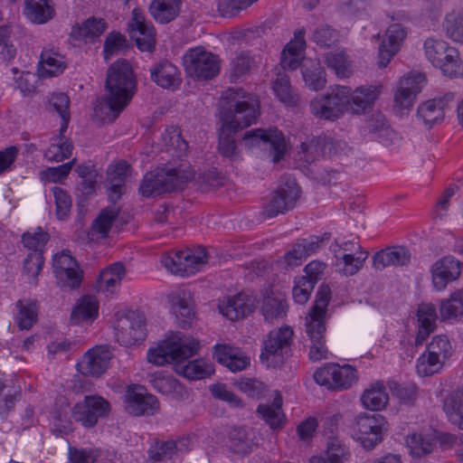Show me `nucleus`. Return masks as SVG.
<instances>
[{"instance_id":"6e6552de","label":"nucleus","mask_w":463,"mask_h":463,"mask_svg":"<svg viewBox=\"0 0 463 463\" xmlns=\"http://www.w3.org/2000/svg\"><path fill=\"white\" fill-rule=\"evenodd\" d=\"M183 63L186 73L199 80H211L220 72L218 56L201 46L188 50L183 57Z\"/></svg>"},{"instance_id":"4c0bfd02","label":"nucleus","mask_w":463,"mask_h":463,"mask_svg":"<svg viewBox=\"0 0 463 463\" xmlns=\"http://www.w3.org/2000/svg\"><path fill=\"white\" fill-rule=\"evenodd\" d=\"M126 269L121 262H116L109 268L103 269L97 281L98 288L100 290L112 292L113 288L119 285L125 276Z\"/></svg>"},{"instance_id":"8fccbe9b","label":"nucleus","mask_w":463,"mask_h":463,"mask_svg":"<svg viewBox=\"0 0 463 463\" xmlns=\"http://www.w3.org/2000/svg\"><path fill=\"white\" fill-rule=\"evenodd\" d=\"M443 26L451 40L463 43V9L458 13L447 14Z\"/></svg>"},{"instance_id":"774afa93","label":"nucleus","mask_w":463,"mask_h":463,"mask_svg":"<svg viewBox=\"0 0 463 463\" xmlns=\"http://www.w3.org/2000/svg\"><path fill=\"white\" fill-rule=\"evenodd\" d=\"M314 288V279L308 280L307 278H299L292 289V296L295 302L299 305L306 304Z\"/></svg>"},{"instance_id":"5701e85b","label":"nucleus","mask_w":463,"mask_h":463,"mask_svg":"<svg viewBox=\"0 0 463 463\" xmlns=\"http://www.w3.org/2000/svg\"><path fill=\"white\" fill-rule=\"evenodd\" d=\"M454 99V93L448 92L442 98H435L422 103L417 110L419 119L431 128L444 118V109Z\"/></svg>"},{"instance_id":"dca6fc26","label":"nucleus","mask_w":463,"mask_h":463,"mask_svg":"<svg viewBox=\"0 0 463 463\" xmlns=\"http://www.w3.org/2000/svg\"><path fill=\"white\" fill-rule=\"evenodd\" d=\"M426 82L425 75L419 72L401 79L394 95V109L397 114L402 115L405 110L412 108L416 95L421 91Z\"/></svg>"},{"instance_id":"a18cd8bd","label":"nucleus","mask_w":463,"mask_h":463,"mask_svg":"<svg viewBox=\"0 0 463 463\" xmlns=\"http://www.w3.org/2000/svg\"><path fill=\"white\" fill-rule=\"evenodd\" d=\"M302 75L306 85L313 90H319L326 85L325 71L319 63H313L309 67L304 65Z\"/></svg>"},{"instance_id":"e433bc0d","label":"nucleus","mask_w":463,"mask_h":463,"mask_svg":"<svg viewBox=\"0 0 463 463\" xmlns=\"http://www.w3.org/2000/svg\"><path fill=\"white\" fill-rule=\"evenodd\" d=\"M388 394L382 383H375L364 392L361 396L363 405L371 411H380L388 403Z\"/></svg>"},{"instance_id":"0e129e2a","label":"nucleus","mask_w":463,"mask_h":463,"mask_svg":"<svg viewBox=\"0 0 463 463\" xmlns=\"http://www.w3.org/2000/svg\"><path fill=\"white\" fill-rule=\"evenodd\" d=\"M335 364H326L318 368L314 373V379L317 383L326 386L329 390H335L336 381Z\"/></svg>"},{"instance_id":"49530a36","label":"nucleus","mask_w":463,"mask_h":463,"mask_svg":"<svg viewBox=\"0 0 463 463\" xmlns=\"http://www.w3.org/2000/svg\"><path fill=\"white\" fill-rule=\"evenodd\" d=\"M322 144L321 137H312L310 140L303 142L298 153L299 160L307 164L318 160L320 156H324Z\"/></svg>"},{"instance_id":"b1692460","label":"nucleus","mask_w":463,"mask_h":463,"mask_svg":"<svg viewBox=\"0 0 463 463\" xmlns=\"http://www.w3.org/2000/svg\"><path fill=\"white\" fill-rule=\"evenodd\" d=\"M410 250L403 246L388 247L376 252L373 257V266L382 270L387 266H404L411 260Z\"/></svg>"},{"instance_id":"f3484780","label":"nucleus","mask_w":463,"mask_h":463,"mask_svg":"<svg viewBox=\"0 0 463 463\" xmlns=\"http://www.w3.org/2000/svg\"><path fill=\"white\" fill-rule=\"evenodd\" d=\"M126 411L133 416L153 415L159 410L156 396L141 385H130L125 394Z\"/></svg>"},{"instance_id":"1a4fd4ad","label":"nucleus","mask_w":463,"mask_h":463,"mask_svg":"<svg viewBox=\"0 0 463 463\" xmlns=\"http://www.w3.org/2000/svg\"><path fill=\"white\" fill-rule=\"evenodd\" d=\"M116 341L124 346L136 345L146 336V318L142 312L129 310L117 314L114 326Z\"/></svg>"},{"instance_id":"5fc2aeb1","label":"nucleus","mask_w":463,"mask_h":463,"mask_svg":"<svg viewBox=\"0 0 463 463\" xmlns=\"http://www.w3.org/2000/svg\"><path fill=\"white\" fill-rule=\"evenodd\" d=\"M49 239L48 232L41 227H37L33 232H26L22 235V242L25 248L42 253Z\"/></svg>"},{"instance_id":"f257e3e1","label":"nucleus","mask_w":463,"mask_h":463,"mask_svg":"<svg viewBox=\"0 0 463 463\" xmlns=\"http://www.w3.org/2000/svg\"><path fill=\"white\" fill-rule=\"evenodd\" d=\"M260 102L257 97L241 88L226 90L221 97L220 117L222 125L219 133L220 153L233 158L237 146L233 135L254 123L259 116Z\"/></svg>"},{"instance_id":"0eeeda50","label":"nucleus","mask_w":463,"mask_h":463,"mask_svg":"<svg viewBox=\"0 0 463 463\" xmlns=\"http://www.w3.org/2000/svg\"><path fill=\"white\" fill-rule=\"evenodd\" d=\"M385 425L386 420L381 414L361 412L354 420L352 435L364 449L371 450L383 440Z\"/></svg>"},{"instance_id":"7c9ffc66","label":"nucleus","mask_w":463,"mask_h":463,"mask_svg":"<svg viewBox=\"0 0 463 463\" xmlns=\"http://www.w3.org/2000/svg\"><path fill=\"white\" fill-rule=\"evenodd\" d=\"M377 97L378 90L376 88L372 86L359 87L354 92L350 90V102L348 104V109L355 114L364 113L368 109H371Z\"/></svg>"},{"instance_id":"ddd939ff","label":"nucleus","mask_w":463,"mask_h":463,"mask_svg":"<svg viewBox=\"0 0 463 463\" xmlns=\"http://www.w3.org/2000/svg\"><path fill=\"white\" fill-rule=\"evenodd\" d=\"M300 197V188L295 180L288 179L281 183L273 192L269 201L265 204L263 214L273 218L292 210Z\"/></svg>"},{"instance_id":"864d4df0","label":"nucleus","mask_w":463,"mask_h":463,"mask_svg":"<svg viewBox=\"0 0 463 463\" xmlns=\"http://www.w3.org/2000/svg\"><path fill=\"white\" fill-rule=\"evenodd\" d=\"M436 67H439L443 75L449 78H458L463 75V64L456 49L449 50L446 60H442Z\"/></svg>"},{"instance_id":"aec40b11","label":"nucleus","mask_w":463,"mask_h":463,"mask_svg":"<svg viewBox=\"0 0 463 463\" xmlns=\"http://www.w3.org/2000/svg\"><path fill=\"white\" fill-rule=\"evenodd\" d=\"M112 357L111 352L103 346L88 351L77 364L78 371L87 376L99 377L106 372Z\"/></svg>"},{"instance_id":"c9c22d12","label":"nucleus","mask_w":463,"mask_h":463,"mask_svg":"<svg viewBox=\"0 0 463 463\" xmlns=\"http://www.w3.org/2000/svg\"><path fill=\"white\" fill-rule=\"evenodd\" d=\"M288 304L286 299L274 292H267L264 296L261 313L267 321H272L274 318L282 317L286 315Z\"/></svg>"},{"instance_id":"7ed1b4c3","label":"nucleus","mask_w":463,"mask_h":463,"mask_svg":"<svg viewBox=\"0 0 463 463\" xmlns=\"http://www.w3.org/2000/svg\"><path fill=\"white\" fill-rule=\"evenodd\" d=\"M107 94L98 99L94 111L103 121L112 122L128 107L137 91V80L127 60L113 62L107 71Z\"/></svg>"},{"instance_id":"bb28decb","label":"nucleus","mask_w":463,"mask_h":463,"mask_svg":"<svg viewBox=\"0 0 463 463\" xmlns=\"http://www.w3.org/2000/svg\"><path fill=\"white\" fill-rule=\"evenodd\" d=\"M129 165L121 161L115 165H110L107 170V182L110 184L108 197L115 203L126 192L125 181L128 175Z\"/></svg>"},{"instance_id":"2f4dec72","label":"nucleus","mask_w":463,"mask_h":463,"mask_svg":"<svg viewBox=\"0 0 463 463\" xmlns=\"http://www.w3.org/2000/svg\"><path fill=\"white\" fill-rule=\"evenodd\" d=\"M350 453L336 438H330L326 443V456L316 455L309 458V463H345Z\"/></svg>"},{"instance_id":"20e7f679","label":"nucleus","mask_w":463,"mask_h":463,"mask_svg":"<svg viewBox=\"0 0 463 463\" xmlns=\"http://www.w3.org/2000/svg\"><path fill=\"white\" fill-rule=\"evenodd\" d=\"M331 299V290L327 285H321L317 292L315 303L306 317V333L311 341L309 358L318 361L326 358L325 346L326 313Z\"/></svg>"},{"instance_id":"393cba45","label":"nucleus","mask_w":463,"mask_h":463,"mask_svg":"<svg viewBox=\"0 0 463 463\" xmlns=\"http://www.w3.org/2000/svg\"><path fill=\"white\" fill-rule=\"evenodd\" d=\"M171 311L175 316L178 326L188 328L195 317L194 305L184 292H176L170 296Z\"/></svg>"},{"instance_id":"72a5a7b5","label":"nucleus","mask_w":463,"mask_h":463,"mask_svg":"<svg viewBox=\"0 0 463 463\" xmlns=\"http://www.w3.org/2000/svg\"><path fill=\"white\" fill-rule=\"evenodd\" d=\"M107 29L102 18L90 17L81 24L72 27L71 36L75 40H93L99 37Z\"/></svg>"},{"instance_id":"9d476101","label":"nucleus","mask_w":463,"mask_h":463,"mask_svg":"<svg viewBox=\"0 0 463 463\" xmlns=\"http://www.w3.org/2000/svg\"><path fill=\"white\" fill-rule=\"evenodd\" d=\"M452 354L451 344L445 335H436L428 345L426 353L417 361V372L421 376L433 375L439 372L445 362Z\"/></svg>"},{"instance_id":"13d9d810","label":"nucleus","mask_w":463,"mask_h":463,"mask_svg":"<svg viewBox=\"0 0 463 463\" xmlns=\"http://www.w3.org/2000/svg\"><path fill=\"white\" fill-rule=\"evenodd\" d=\"M55 200L56 216L59 220H66L71 213L72 201L71 195L62 188L55 186L52 188Z\"/></svg>"},{"instance_id":"c756f323","label":"nucleus","mask_w":463,"mask_h":463,"mask_svg":"<svg viewBox=\"0 0 463 463\" xmlns=\"http://www.w3.org/2000/svg\"><path fill=\"white\" fill-rule=\"evenodd\" d=\"M24 15L33 24H43L54 16V9L48 0H25Z\"/></svg>"},{"instance_id":"680f3d73","label":"nucleus","mask_w":463,"mask_h":463,"mask_svg":"<svg viewBox=\"0 0 463 463\" xmlns=\"http://www.w3.org/2000/svg\"><path fill=\"white\" fill-rule=\"evenodd\" d=\"M149 13L160 24H168L178 15L173 6H168L165 2L159 0H154L150 4Z\"/></svg>"},{"instance_id":"052dcab7","label":"nucleus","mask_w":463,"mask_h":463,"mask_svg":"<svg viewBox=\"0 0 463 463\" xmlns=\"http://www.w3.org/2000/svg\"><path fill=\"white\" fill-rule=\"evenodd\" d=\"M258 0H219L218 11L222 17H234Z\"/></svg>"},{"instance_id":"c85d7f7f","label":"nucleus","mask_w":463,"mask_h":463,"mask_svg":"<svg viewBox=\"0 0 463 463\" xmlns=\"http://www.w3.org/2000/svg\"><path fill=\"white\" fill-rule=\"evenodd\" d=\"M227 439L229 449L235 454H249L254 445L253 432L246 427H231L227 434Z\"/></svg>"},{"instance_id":"423d86ee","label":"nucleus","mask_w":463,"mask_h":463,"mask_svg":"<svg viewBox=\"0 0 463 463\" xmlns=\"http://www.w3.org/2000/svg\"><path fill=\"white\" fill-rule=\"evenodd\" d=\"M293 335L292 328L288 326L271 330L263 341L260 355L261 363L272 368L281 366L290 351Z\"/></svg>"},{"instance_id":"9b49d317","label":"nucleus","mask_w":463,"mask_h":463,"mask_svg":"<svg viewBox=\"0 0 463 463\" xmlns=\"http://www.w3.org/2000/svg\"><path fill=\"white\" fill-rule=\"evenodd\" d=\"M350 102V88L335 86L331 93L310 103L311 113L318 118L335 120L338 118Z\"/></svg>"},{"instance_id":"69168bd1","label":"nucleus","mask_w":463,"mask_h":463,"mask_svg":"<svg viewBox=\"0 0 463 463\" xmlns=\"http://www.w3.org/2000/svg\"><path fill=\"white\" fill-rule=\"evenodd\" d=\"M73 146L65 140L61 144H52L44 153V157L51 162H61L71 156Z\"/></svg>"},{"instance_id":"37998d69","label":"nucleus","mask_w":463,"mask_h":463,"mask_svg":"<svg viewBox=\"0 0 463 463\" xmlns=\"http://www.w3.org/2000/svg\"><path fill=\"white\" fill-rule=\"evenodd\" d=\"M17 326L21 330H29L37 322V304L32 300H18Z\"/></svg>"},{"instance_id":"4d7b16f0","label":"nucleus","mask_w":463,"mask_h":463,"mask_svg":"<svg viewBox=\"0 0 463 463\" xmlns=\"http://www.w3.org/2000/svg\"><path fill=\"white\" fill-rule=\"evenodd\" d=\"M336 381L335 390H347L357 382V371L350 364L343 366L335 364Z\"/></svg>"},{"instance_id":"c03bdc74","label":"nucleus","mask_w":463,"mask_h":463,"mask_svg":"<svg viewBox=\"0 0 463 463\" xmlns=\"http://www.w3.org/2000/svg\"><path fill=\"white\" fill-rule=\"evenodd\" d=\"M310 40L322 48H329L339 41V33L329 24H319L314 30Z\"/></svg>"},{"instance_id":"e2e57ef3","label":"nucleus","mask_w":463,"mask_h":463,"mask_svg":"<svg viewBox=\"0 0 463 463\" xmlns=\"http://www.w3.org/2000/svg\"><path fill=\"white\" fill-rule=\"evenodd\" d=\"M368 251L361 250L358 256L353 254H344L337 260H342L344 268L342 269L345 276H353L356 274L364 266V260L368 257Z\"/></svg>"},{"instance_id":"cd10ccee","label":"nucleus","mask_w":463,"mask_h":463,"mask_svg":"<svg viewBox=\"0 0 463 463\" xmlns=\"http://www.w3.org/2000/svg\"><path fill=\"white\" fill-rule=\"evenodd\" d=\"M419 330L415 337V345H421L430 334L436 328L438 314L431 303H421L417 310Z\"/></svg>"},{"instance_id":"412c9836","label":"nucleus","mask_w":463,"mask_h":463,"mask_svg":"<svg viewBox=\"0 0 463 463\" xmlns=\"http://www.w3.org/2000/svg\"><path fill=\"white\" fill-rule=\"evenodd\" d=\"M220 313L231 321L241 319L251 314L255 308V299L245 292L228 297L218 305Z\"/></svg>"},{"instance_id":"338daca9","label":"nucleus","mask_w":463,"mask_h":463,"mask_svg":"<svg viewBox=\"0 0 463 463\" xmlns=\"http://www.w3.org/2000/svg\"><path fill=\"white\" fill-rule=\"evenodd\" d=\"M57 283L61 288H69L74 289L79 288L82 279V271L78 268H71L55 274Z\"/></svg>"},{"instance_id":"a19ab883","label":"nucleus","mask_w":463,"mask_h":463,"mask_svg":"<svg viewBox=\"0 0 463 463\" xmlns=\"http://www.w3.org/2000/svg\"><path fill=\"white\" fill-rule=\"evenodd\" d=\"M439 315L441 321L463 317V295L457 291L450 298L440 301Z\"/></svg>"},{"instance_id":"603ef678","label":"nucleus","mask_w":463,"mask_h":463,"mask_svg":"<svg viewBox=\"0 0 463 463\" xmlns=\"http://www.w3.org/2000/svg\"><path fill=\"white\" fill-rule=\"evenodd\" d=\"M101 451L99 448H77L70 446L68 457L71 463H96L100 457Z\"/></svg>"},{"instance_id":"a878e982","label":"nucleus","mask_w":463,"mask_h":463,"mask_svg":"<svg viewBox=\"0 0 463 463\" xmlns=\"http://www.w3.org/2000/svg\"><path fill=\"white\" fill-rule=\"evenodd\" d=\"M67 67L64 56L54 48H44L40 55L38 64L39 75L43 78L56 77Z\"/></svg>"},{"instance_id":"79ce46f5","label":"nucleus","mask_w":463,"mask_h":463,"mask_svg":"<svg viewBox=\"0 0 463 463\" xmlns=\"http://www.w3.org/2000/svg\"><path fill=\"white\" fill-rule=\"evenodd\" d=\"M119 209L115 205L108 206L101 210L98 217L91 225L92 232L99 233L102 237H107L113 222L118 216Z\"/></svg>"},{"instance_id":"f704fd0d","label":"nucleus","mask_w":463,"mask_h":463,"mask_svg":"<svg viewBox=\"0 0 463 463\" xmlns=\"http://www.w3.org/2000/svg\"><path fill=\"white\" fill-rule=\"evenodd\" d=\"M98 310L99 303L96 298L83 296L73 308L70 321L72 325H79L83 321H93L98 317Z\"/></svg>"},{"instance_id":"a211bd4d","label":"nucleus","mask_w":463,"mask_h":463,"mask_svg":"<svg viewBox=\"0 0 463 463\" xmlns=\"http://www.w3.org/2000/svg\"><path fill=\"white\" fill-rule=\"evenodd\" d=\"M463 263L453 256H445L438 260L430 269L433 287L444 290L448 284L457 280L462 272Z\"/></svg>"},{"instance_id":"4468645a","label":"nucleus","mask_w":463,"mask_h":463,"mask_svg":"<svg viewBox=\"0 0 463 463\" xmlns=\"http://www.w3.org/2000/svg\"><path fill=\"white\" fill-rule=\"evenodd\" d=\"M109 403L98 395H86L82 402H77L71 416L75 421L85 428L94 427L99 418L106 417L109 412Z\"/></svg>"},{"instance_id":"6e6d98bb","label":"nucleus","mask_w":463,"mask_h":463,"mask_svg":"<svg viewBox=\"0 0 463 463\" xmlns=\"http://www.w3.org/2000/svg\"><path fill=\"white\" fill-rule=\"evenodd\" d=\"M406 443L411 454L418 458L430 454L434 446L430 439L416 433L408 436Z\"/></svg>"},{"instance_id":"473e14b6","label":"nucleus","mask_w":463,"mask_h":463,"mask_svg":"<svg viewBox=\"0 0 463 463\" xmlns=\"http://www.w3.org/2000/svg\"><path fill=\"white\" fill-rule=\"evenodd\" d=\"M257 412L261 415L262 419L272 430L281 428L285 421L281 395L277 393L271 403L260 404Z\"/></svg>"},{"instance_id":"39448f33","label":"nucleus","mask_w":463,"mask_h":463,"mask_svg":"<svg viewBox=\"0 0 463 463\" xmlns=\"http://www.w3.org/2000/svg\"><path fill=\"white\" fill-rule=\"evenodd\" d=\"M193 178L194 172L190 169L157 167L145 175L139 191L145 197L159 196L182 191Z\"/></svg>"},{"instance_id":"2eb2a0df","label":"nucleus","mask_w":463,"mask_h":463,"mask_svg":"<svg viewBox=\"0 0 463 463\" xmlns=\"http://www.w3.org/2000/svg\"><path fill=\"white\" fill-rule=\"evenodd\" d=\"M206 257L204 249H201L197 255L189 250H179L162 257L161 262L172 273L184 277L195 273L206 262Z\"/></svg>"},{"instance_id":"f03ea898","label":"nucleus","mask_w":463,"mask_h":463,"mask_svg":"<svg viewBox=\"0 0 463 463\" xmlns=\"http://www.w3.org/2000/svg\"><path fill=\"white\" fill-rule=\"evenodd\" d=\"M199 347V342L180 332L171 335L147 352V360L157 366L174 364L175 372L190 380L203 379L213 373V366L202 360L188 361Z\"/></svg>"},{"instance_id":"58836bf2","label":"nucleus","mask_w":463,"mask_h":463,"mask_svg":"<svg viewBox=\"0 0 463 463\" xmlns=\"http://www.w3.org/2000/svg\"><path fill=\"white\" fill-rule=\"evenodd\" d=\"M455 48L450 47L449 43L443 40L436 38H428L424 43V52L427 59L436 67L442 60H446L449 50Z\"/></svg>"},{"instance_id":"09e8293b","label":"nucleus","mask_w":463,"mask_h":463,"mask_svg":"<svg viewBox=\"0 0 463 463\" xmlns=\"http://www.w3.org/2000/svg\"><path fill=\"white\" fill-rule=\"evenodd\" d=\"M44 263L42 252L32 251L23 264V273L27 277L30 283L36 284L38 275L40 274Z\"/></svg>"},{"instance_id":"ea45409f","label":"nucleus","mask_w":463,"mask_h":463,"mask_svg":"<svg viewBox=\"0 0 463 463\" xmlns=\"http://www.w3.org/2000/svg\"><path fill=\"white\" fill-rule=\"evenodd\" d=\"M273 90L279 100L287 106L294 107L300 100L298 95L292 90L289 79L285 74H278L273 82Z\"/></svg>"},{"instance_id":"bf43d9fd","label":"nucleus","mask_w":463,"mask_h":463,"mask_svg":"<svg viewBox=\"0 0 463 463\" xmlns=\"http://www.w3.org/2000/svg\"><path fill=\"white\" fill-rule=\"evenodd\" d=\"M389 388L392 395L404 404H412L417 398V386L414 383L392 382L389 383Z\"/></svg>"},{"instance_id":"f8f14e48","label":"nucleus","mask_w":463,"mask_h":463,"mask_svg":"<svg viewBox=\"0 0 463 463\" xmlns=\"http://www.w3.org/2000/svg\"><path fill=\"white\" fill-rule=\"evenodd\" d=\"M245 145L249 147L259 146L269 150L272 155L274 163L279 162L286 153V142L281 131L277 128L265 130L257 128L245 132L243 136Z\"/></svg>"},{"instance_id":"6ab92c4d","label":"nucleus","mask_w":463,"mask_h":463,"mask_svg":"<svg viewBox=\"0 0 463 463\" xmlns=\"http://www.w3.org/2000/svg\"><path fill=\"white\" fill-rule=\"evenodd\" d=\"M130 36L135 39L137 48L141 52H153L155 49V28L146 20L141 10L135 8L132 11V21L129 24Z\"/></svg>"},{"instance_id":"3c124183","label":"nucleus","mask_w":463,"mask_h":463,"mask_svg":"<svg viewBox=\"0 0 463 463\" xmlns=\"http://www.w3.org/2000/svg\"><path fill=\"white\" fill-rule=\"evenodd\" d=\"M326 63L335 71L339 78H347L351 74L347 57L343 51L330 52L326 54Z\"/></svg>"},{"instance_id":"4be33fe9","label":"nucleus","mask_w":463,"mask_h":463,"mask_svg":"<svg viewBox=\"0 0 463 463\" xmlns=\"http://www.w3.org/2000/svg\"><path fill=\"white\" fill-rule=\"evenodd\" d=\"M149 71L151 80L163 89H175L181 84L178 68L168 60L155 62Z\"/></svg>"},{"instance_id":"de8ad7c7","label":"nucleus","mask_w":463,"mask_h":463,"mask_svg":"<svg viewBox=\"0 0 463 463\" xmlns=\"http://www.w3.org/2000/svg\"><path fill=\"white\" fill-rule=\"evenodd\" d=\"M175 449L176 447L175 446L174 439L165 441L156 440L149 448L147 453L149 458L155 462L165 461L176 456Z\"/></svg>"}]
</instances>
